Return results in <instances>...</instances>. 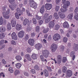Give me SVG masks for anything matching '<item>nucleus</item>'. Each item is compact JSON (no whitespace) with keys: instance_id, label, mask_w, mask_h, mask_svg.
I'll return each instance as SVG.
<instances>
[{"instance_id":"obj_1","label":"nucleus","mask_w":78,"mask_h":78,"mask_svg":"<svg viewBox=\"0 0 78 78\" xmlns=\"http://www.w3.org/2000/svg\"><path fill=\"white\" fill-rule=\"evenodd\" d=\"M42 55L40 56V58L41 59V60L42 61L44 62V56L46 58H48L49 55V51L47 49L44 50L42 51Z\"/></svg>"},{"instance_id":"obj_2","label":"nucleus","mask_w":78,"mask_h":78,"mask_svg":"<svg viewBox=\"0 0 78 78\" xmlns=\"http://www.w3.org/2000/svg\"><path fill=\"white\" fill-rule=\"evenodd\" d=\"M30 6L32 8L36 9L37 8V4L36 3V2L34 1V0H29Z\"/></svg>"},{"instance_id":"obj_3","label":"nucleus","mask_w":78,"mask_h":78,"mask_svg":"<svg viewBox=\"0 0 78 78\" xmlns=\"http://www.w3.org/2000/svg\"><path fill=\"white\" fill-rule=\"evenodd\" d=\"M10 11V10H9V9H8L7 11L6 12H2V14L3 15V16L4 18L5 19H9V15H7L9 14V12Z\"/></svg>"},{"instance_id":"obj_4","label":"nucleus","mask_w":78,"mask_h":78,"mask_svg":"<svg viewBox=\"0 0 78 78\" xmlns=\"http://www.w3.org/2000/svg\"><path fill=\"white\" fill-rule=\"evenodd\" d=\"M25 33L23 30L20 31L18 33V36L20 38H22L24 36Z\"/></svg>"},{"instance_id":"obj_5","label":"nucleus","mask_w":78,"mask_h":78,"mask_svg":"<svg viewBox=\"0 0 78 78\" xmlns=\"http://www.w3.org/2000/svg\"><path fill=\"white\" fill-rule=\"evenodd\" d=\"M51 47V51L52 52H55L56 51V49H57V48H58L57 45L55 44H52Z\"/></svg>"},{"instance_id":"obj_6","label":"nucleus","mask_w":78,"mask_h":78,"mask_svg":"<svg viewBox=\"0 0 78 78\" xmlns=\"http://www.w3.org/2000/svg\"><path fill=\"white\" fill-rule=\"evenodd\" d=\"M55 26V21H51L48 24V26L49 28L51 29L52 28H53Z\"/></svg>"},{"instance_id":"obj_7","label":"nucleus","mask_w":78,"mask_h":78,"mask_svg":"<svg viewBox=\"0 0 78 78\" xmlns=\"http://www.w3.org/2000/svg\"><path fill=\"white\" fill-rule=\"evenodd\" d=\"M53 37L55 41H58L59 39H60L61 36L59 35V34H56Z\"/></svg>"},{"instance_id":"obj_8","label":"nucleus","mask_w":78,"mask_h":78,"mask_svg":"<svg viewBox=\"0 0 78 78\" xmlns=\"http://www.w3.org/2000/svg\"><path fill=\"white\" fill-rule=\"evenodd\" d=\"M45 8L46 9L48 10H50L51 9V8H52V5L51 4H50L48 3H46L45 5Z\"/></svg>"},{"instance_id":"obj_9","label":"nucleus","mask_w":78,"mask_h":78,"mask_svg":"<svg viewBox=\"0 0 78 78\" xmlns=\"http://www.w3.org/2000/svg\"><path fill=\"white\" fill-rule=\"evenodd\" d=\"M62 56L60 55H58L57 56V63L58 64H60V63H61V59Z\"/></svg>"},{"instance_id":"obj_10","label":"nucleus","mask_w":78,"mask_h":78,"mask_svg":"<svg viewBox=\"0 0 78 78\" xmlns=\"http://www.w3.org/2000/svg\"><path fill=\"white\" fill-rule=\"evenodd\" d=\"M28 43L31 46H33L34 44V40L33 39H30L28 41Z\"/></svg>"},{"instance_id":"obj_11","label":"nucleus","mask_w":78,"mask_h":78,"mask_svg":"<svg viewBox=\"0 0 78 78\" xmlns=\"http://www.w3.org/2000/svg\"><path fill=\"white\" fill-rule=\"evenodd\" d=\"M12 38L14 40H17V36L15 32H13L11 34Z\"/></svg>"},{"instance_id":"obj_12","label":"nucleus","mask_w":78,"mask_h":78,"mask_svg":"<svg viewBox=\"0 0 78 78\" xmlns=\"http://www.w3.org/2000/svg\"><path fill=\"white\" fill-rule=\"evenodd\" d=\"M42 47V46L41 44L39 43L36 44L35 45L36 48V49L38 50H39V49H41Z\"/></svg>"},{"instance_id":"obj_13","label":"nucleus","mask_w":78,"mask_h":78,"mask_svg":"<svg viewBox=\"0 0 78 78\" xmlns=\"http://www.w3.org/2000/svg\"><path fill=\"white\" fill-rule=\"evenodd\" d=\"M70 5V2L69 1H67L66 4H64L63 6V8L64 9H67L68 6Z\"/></svg>"},{"instance_id":"obj_14","label":"nucleus","mask_w":78,"mask_h":78,"mask_svg":"<svg viewBox=\"0 0 78 78\" xmlns=\"http://www.w3.org/2000/svg\"><path fill=\"white\" fill-rule=\"evenodd\" d=\"M16 29L19 31L22 29V25L20 24H17L16 26Z\"/></svg>"},{"instance_id":"obj_15","label":"nucleus","mask_w":78,"mask_h":78,"mask_svg":"<svg viewBox=\"0 0 78 78\" xmlns=\"http://www.w3.org/2000/svg\"><path fill=\"white\" fill-rule=\"evenodd\" d=\"M58 15L61 19H63L65 18V15L64 14L62 13L61 12H58Z\"/></svg>"},{"instance_id":"obj_16","label":"nucleus","mask_w":78,"mask_h":78,"mask_svg":"<svg viewBox=\"0 0 78 78\" xmlns=\"http://www.w3.org/2000/svg\"><path fill=\"white\" fill-rule=\"evenodd\" d=\"M67 76L68 77H70L72 75V72L71 70H68L67 73Z\"/></svg>"},{"instance_id":"obj_17","label":"nucleus","mask_w":78,"mask_h":78,"mask_svg":"<svg viewBox=\"0 0 78 78\" xmlns=\"http://www.w3.org/2000/svg\"><path fill=\"white\" fill-rule=\"evenodd\" d=\"M63 27L64 28H68L69 27V25L67 22H65L63 23Z\"/></svg>"},{"instance_id":"obj_18","label":"nucleus","mask_w":78,"mask_h":78,"mask_svg":"<svg viewBox=\"0 0 78 78\" xmlns=\"http://www.w3.org/2000/svg\"><path fill=\"white\" fill-rule=\"evenodd\" d=\"M16 12L18 13V14H22V13H23L22 10L19 8H17V9H16Z\"/></svg>"},{"instance_id":"obj_19","label":"nucleus","mask_w":78,"mask_h":78,"mask_svg":"<svg viewBox=\"0 0 78 78\" xmlns=\"http://www.w3.org/2000/svg\"><path fill=\"white\" fill-rule=\"evenodd\" d=\"M11 24L12 27H14L16 24V22L15 20H12L11 21Z\"/></svg>"},{"instance_id":"obj_20","label":"nucleus","mask_w":78,"mask_h":78,"mask_svg":"<svg viewBox=\"0 0 78 78\" xmlns=\"http://www.w3.org/2000/svg\"><path fill=\"white\" fill-rule=\"evenodd\" d=\"M44 8H45V5H43L41 7L40 10V12L41 13V14H44Z\"/></svg>"},{"instance_id":"obj_21","label":"nucleus","mask_w":78,"mask_h":78,"mask_svg":"<svg viewBox=\"0 0 78 78\" xmlns=\"http://www.w3.org/2000/svg\"><path fill=\"white\" fill-rule=\"evenodd\" d=\"M43 73L45 76L47 77L48 76V70L47 69H44V70Z\"/></svg>"},{"instance_id":"obj_22","label":"nucleus","mask_w":78,"mask_h":78,"mask_svg":"<svg viewBox=\"0 0 78 78\" xmlns=\"http://www.w3.org/2000/svg\"><path fill=\"white\" fill-rule=\"evenodd\" d=\"M31 57L33 59H36L37 58V55L35 54H33Z\"/></svg>"},{"instance_id":"obj_23","label":"nucleus","mask_w":78,"mask_h":78,"mask_svg":"<svg viewBox=\"0 0 78 78\" xmlns=\"http://www.w3.org/2000/svg\"><path fill=\"white\" fill-rule=\"evenodd\" d=\"M25 57L27 59L28 61H31V58H30V55L29 54H26L25 55Z\"/></svg>"},{"instance_id":"obj_24","label":"nucleus","mask_w":78,"mask_h":78,"mask_svg":"<svg viewBox=\"0 0 78 78\" xmlns=\"http://www.w3.org/2000/svg\"><path fill=\"white\" fill-rule=\"evenodd\" d=\"M7 30L8 31H9L11 29V23H8L7 25Z\"/></svg>"},{"instance_id":"obj_25","label":"nucleus","mask_w":78,"mask_h":78,"mask_svg":"<svg viewBox=\"0 0 78 78\" xmlns=\"http://www.w3.org/2000/svg\"><path fill=\"white\" fill-rule=\"evenodd\" d=\"M8 41L6 40H2L0 41V45H2V44H3L4 43H5V44H6V43H8Z\"/></svg>"},{"instance_id":"obj_26","label":"nucleus","mask_w":78,"mask_h":78,"mask_svg":"<svg viewBox=\"0 0 78 78\" xmlns=\"http://www.w3.org/2000/svg\"><path fill=\"white\" fill-rule=\"evenodd\" d=\"M73 48L75 51H77L78 50V44L74 43V44Z\"/></svg>"},{"instance_id":"obj_27","label":"nucleus","mask_w":78,"mask_h":78,"mask_svg":"<svg viewBox=\"0 0 78 78\" xmlns=\"http://www.w3.org/2000/svg\"><path fill=\"white\" fill-rule=\"evenodd\" d=\"M6 30V29L5 27H1L0 29V33H3V32H4Z\"/></svg>"},{"instance_id":"obj_28","label":"nucleus","mask_w":78,"mask_h":78,"mask_svg":"<svg viewBox=\"0 0 78 78\" xmlns=\"http://www.w3.org/2000/svg\"><path fill=\"white\" fill-rule=\"evenodd\" d=\"M21 16V14H20L16 12L15 13V16L17 19H19L20 16Z\"/></svg>"},{"instance_id":"obj_29","label":"nucleus","mask_w":78,"mask_h":78,"mask_svg":"<svg viewBox=\"0 0 78 78\" xmlns=\"http://www.w3.org/2000/svg\"><path fill=\"white\" fill-rule=\"evenodd\" d=\"M17 69H20L22 66V64L20 63H17L15 65Z\"/></svg>"},{"instance_id":"obj_30","label":"nucleus","mask_w":78,"mask_h":78,"mask_svg":"<svg viewBox=\"0 0 78 78\" xmlns=\"http://www.w3.org/2000/svg\"><path fill=\"white\" fill-rule=\"evenodd\" d=\"M54 17H55V19H59V16H58V14L56 12L54 13Z\"/></svg>"},{"instance_id":"obj_31","label":"nucleus","mask_w":78,"mask_h":78,"mask_svg":"<svg viewBox=\"0 0 78 78\" xmlns=\"http://www.w3.org/2000/svg\"><path fill=\"white\" fill-rule=\"evenodd\" d=\"M68 18L69 19L72 20V18L73 17V13H70V14L68 15Z\"/></svg>"},{"instance_id":"obj_32","label":"nucleus","mask_w":78,"mask_h":78,"mask_svg":"<svg viewBox=\"0 0 78 78\" xmlns=\"http://www.w3.org/2000/svg\"><path fill=\"white\" fill-rule=\"evenodd\" d=\"M42 31L43 33L46 34L47 33L48 31V28H47L45 29L43 27V30Z\"/></svg>"},{"instance_id":"obj_33","label":"nucleus","mask_w":78,"mask_h":78,"mask_svg":"<svg viewBox=\"0 0 78 78\" xmlns=\"http://www.w3.org/2000/svg\"><path fill=\"white\" fill-rule=\"evenodd\" d=\"M5 36V34L4 33H2V34H0V39H3L4 37Z\"/></svg>"},{"instance_id":"obj_34","label":"nucleus","mask_w":78,"mask_h":78,"mask_svg":"<svg viewBox=\"0 0 78 78\" xmlns=\"http://www.w3.org/2000/svg\"><path fill=\"white\" fill-rule=\"evenodd\" d=\"M28 20L27 19H25V20H23V24L24 25H26L28 23Z\"/></svg>"},{"instance_id":"obj_35","label":"nucleus","mask_w":78,"mask_h":78,"mask_svg":"<svg viewBox=\"0 0 78 78\" xmlns=\"http://www.w3.org/2000/svg\"><path fill=\"white\" fill-rule=\"evenodd\" d=\"M67 9H65L64 8H61L60 9V11L61 12H62L63 13L67 12Z\"/></svg>"},{"instance_id":"obj_36","label":"nucleus","mask_w":78,"mask_h":78,"mask_svg":"<svg viewBox=\"0 0 78 78\" xmlns=\"http://www.w3.org/2000/svg\"><path fill=\"white\" fill-rule=\"evenodd\" d=\"M35 17L36 19L38 20H41V19H42V17H41L42 16H38V15H35Z\"/></svg>"},{"instance_id":"obj_37","label":"nucleus","mask_w":78,"mask_h":78,"mask_svg":"<svg viewBox=\"0 0 78 78\" xmlns=\"http://www.w3.org/2000/svg\"><path fill=\"white\" fill-rule=\"evenodd\" d=\"M16 58L18 61H20L22 59V57L20 55H17L16 56Z\"/></svg>"},{"instance_id":"obj_38","label":"nucleus","mask_w":78,"mask_h":78,"mask_svg":"<svg viewBox=\"0 0 78 78\" xmlns=\"http://www.w3.org/2000/svg\"><path fill=\"white\" fill-rule=\"evenodd\" d=\"M36 32H37V33H39L40 31V27L39 26H37L36 27Z\"/></svg>"},{"instance_id":"obj_39","label":"nucleus","mask_w":78,"mask_h":78,"mask_svg":"<svg viewBox=\"0 0 78 78\" xmlns=\"http://www.w3.org/2000/svg\"><path fill=\"white\" fill-rule=\"evenodd\" d=\"M26 12L27 13V14L28 16H29V17H31V16H32V15L31 13H30V12L28 10H27L26 11Z\"/></svg>"},{"instance_id":"obj_40","label":"nucleus","mask_w":78,"mask_h":78,"mask_svg":"<svg viewBox=\"0 0 78 78\" xmlns=\"http://www.w3.org/2000/svg\"><path fill=\"white\" fill-rule=\"evenodd\" d=\"M60 26L58 25V24L56 25L55 27V30H58Z\"/></svg>"},{"instance_id":"obj_41","label":"nucleus","mask_w":78,"mask_h":78,"mask_svg":"<svg viewBox=\"0 0 78 78\" xmlns=\"http://www.w3.org/2000/svg\"><path fill=\"white\" fill-rule=\"evenodd\" d=\"M9 71L10 73H13V72H14V70H13L12 68L11 67H9Z\"/></svg>"},{"instance_id":"obj_42","label":"nucleus","mask_w":78,"mask_h":78,"mask_svg":"<svg viewBox=\"0 0 78 78\" xmlns=\"http://www.w3.org/2000/svg\"><path fill=\"white\" fill-rule=\"evenodd\" d=\"M62 70L64 73H66L67 70V68L66 66H64L62 68Z\"/></svg>"},{"instance_id":"obj_43","label":"nucleus","mask_w":78,"mask_h":78,"mask_svg":"<svg viewBox=\"0 0 78 78\" xmlns=\"http://www.w3.org/2000/svg\"><path fill=\"white\" fill-rule=\"evenodd\" d=\"M72 32V31H68V32L66 34V36H67L68 37H70V34Z\"/></svg>"},{"instance_id":"obj_44","label":"nucleus","mask_w":78,"mask_h":78,"mask_svg":"<svg viewBox=\"0 0 78 78\" xmlns=\"http://www.w3.org/2000/svg\"><path fill=\"white\" fill-rule=\"evenodd\" d=\"M43 22H44V20H40L38 21V23L39 25H41L42 23H43Z\"/></svg>"},{"instance_id":"obj_45","label":"nucleus","mask_w":78,"mask_h":78,"mask_svg":"<svg viewBox=\"0 0 78 78\" xmlns=\"http://www.w3.org/2000/svg\"><path fill=\"white\" fill-rule=\"evenodd\" d=\"M20 73V71L19 70H16L14 72V74L15 75H17Z\"/></svg>"},{"instance_id":"obj_46","label":"nucleus","mask_w":78,"mask_h":78,"mask_svg":"<svg viewBox=\"0 0 78 78\" xmlns=\"http://www.w3.org/2000/svg\"><path fill=\"white\" fill-rule=\"evenodd\" d=\"M64 48H65V47L64 46H60V51H64Z\"/></svg>"},{"instance_id":"obj_47","label":"nucleus","mask_w":78,"mask_h":78,"mask_svg":"<svg viewBox=\"0 0 78 78\" xmlns=\"http://www.w3.org/2000/svg\"><path fill=\"white\" fill-rule=\"evenodd\" d=\"M75 14L74 16V18L76 20H78V13Z\"/></svg>"},{"instance_id":"obj_48","label":"nucleus","mask_w":78,"mask_h":78,"mask_svg":"<svg viewBox=\"0 0 78 78\" xmlns=\"http://www.w3.org/2000/svg\"><path fill=\"white\" fill-rule=\"evenodd\" d=\"M30 37V34H26L25 39L27 41L28 39H29V37Z\"/></svg>"},{"instance_id":"obj_49","label":"nucleus","mask_w":78,"mask_h":78,"mask_svg":"<svg viewBox=\"0 0 78 78\" xmlns=\"http://www.w3.org/2000/svg\"><path fill=\"white\" fill-rule=\"evenodd\" d=\"M32 20L33 22V23L34 24H36L37 23V21H36V19L35 18H33L32 19Z\"/></svg>"},{"instance_id":"obj_50","label":"nucleus","mask_w":78,"mask_h":78,"mask_svg":"<svg viewBox=\"0 0 78 78\" xmlns=\"http://www.w3.org/2000/svg\"><path fill=\"white\" fill-rule=\"evenodd\" d=\"M3 20L2 17L0 18V25H2L3 24Z\"/></svg>"},{"instance_id":"obj_51","label":"nucleus","mask_w":78,"mask_h":78,"mask_svg":"<svg viewBox=\"0 0 78 78\" xmlns=\"http://www.w3.org/2000/svg\"><path fill=\"white\" fill-rule=\"evenodd\" d=\"M9 7L10 8L12 11H14V10L15 9V7H13L10 5H9Z\"/></svg>"},{"instance_id":"obj_52","label":"nucleus","mask_w":78,"mask_h":78,"mask_svg":"<svg viewBox=\"0 0 78 78\" xmlns=\"http://www.w3.org/2000/svg\"><path fill=\"white\" fill-rule=\"evenodd\" d=\"M46 69L49 71V72H51L52 70L51 69V67H48V66H46Z\"/></svg>"},{"instance_id":"obj_53","label":"nucleus","mask_w":78,"mask_h":78,"mask_svg":"<svg viewBox=\"0 0 78 78\" xmlns=\"http://www.w3.org/2000/svg\"><path fill=\"white\" fill-rule=\"evenodd\" d=\"M34 69L35 70H38L39 69V67L38 65H36L34 66Z\"/></svg>"},{"instance_id":"obj_54","label":"nucleus","mask_w":78,"mask_h":78,"mask_svg":"<svg viewBox=\"0 0 78 78\" xmlns=\"http://www.w3.org/2000/svg\"><path fill=\"white\" fill-rule=\"evenodd\" d=\"M63 41L65 43L67 42V38H66V37H64L63 39Z\"/></svg>"},{"instance_id":"obj_55","label":"nucleus","mask_w":78,"mask_h":78,"mask_svg":"<svg viewBox=\"0 0 78 78\" xmlns=\"http://www.w3.org/2000/svg\"><path fill=\"white\" fill-rule=\"evenodd\" d=\"M2 10L3 11L2 12H5V13L6 12V8L5 7H2Z\"/></svg>"},{"instance_id":"obj_56","label":"nucleus","mask_w":78,"mask_h":78,"mask_svg":"<svg viewBox=\"0 0 78 78\" xmlns=\"http://www.w3.org/2000/svg\"><path fill=\"white\" fill-rule=\"evenodd\" d=\"M75 14H78V7H76L74 11Z\"/></svg>"},{"instance_id":"obj_57","label":"nucleus","mask_w":78,"mask_h":78,"mask_svg":"<svg viewBox=\"0 0 78 78\" xmlns=\"http://www.w3.org/2000/svg\"><path fill=\"white\" fill-rule=\"evenodd\" d=\"M27 52L28 53H30L31 51V48H27Z\"/></svg>"},{"instance_id":"obj_58","label":"nucleus","mask_w":78,"mask_h":78,"mask_svg":"<svg viewBox=\"0 0 78 78\" xmlns=\"http://www.w3.org/2000/svg\"><path fill=\"white\" fill-rule=\"evenodd\" d=\"M59 6H56L55 8V11H58L59 10Z\"/></svg>"},{"instance_id":"obj_59","label":"nucleus","mask_w":78,"mask_h":78,"mask_svg":"<svg viewBox=\"0 0 78 78\" xmlns=\"http://www.w3.org/2000/svg\"><path fill=\"white\" fill-rule=\"evenodd\" d=\"M67 61V58L66 57H65L63 58V59L62 60V62L64 63L66 62Z\"/></svg>"},{"instance_id":"obj_60","label":"nucleus","mask_w":78,"mask_h":78,"mask_svg":"<svg viewBox=\"0 0 78 78\" xmlns=\"http://www.w3.org/2000/svg\"><path fill=\"white\" fill-rule=\"evenodd\" d=\"M11 44L12 45H16V43L15 41L12 40L11 41Z\"/></svg>"},{"instance_id":"obj_61","label":"nucleus","mask_w":78,"mask_h":78,"mask_svg":"<svg viewBox=\"0 0 78 78\" xmlns=\"http://www.w3.org/2000/svg\"><path fill=\"white\" fill-rule=\"evenodd\" d=\"M48 42H50L51 39V35H49L48 37Z\"/></svg>"},{"instance_id":"obj_62","label":"nucleus","mask_w":78,"mask_h":78,"mask_svg":"<svg viewBox=\"0 0 78 78\" xmlns=\"http://www.w3.org/2000/svg\"><path fill=\"white\" fill-rule=\"evenodd\" d=\"M30 71L31 73H33V74H34V73H36V71L34 69H32L30 70Z\"/></svg>"},{"instance_id":"obj_63","label":"nucleus","mask_w":78,"mask_h":78,"mask_svg":"<svg viewBox=\"0 0 78 78\" xmlns=\"http://www.w3.org/2000/svg\"><path fill=\"white\" fill-rule=\"evenodd\" d=\"M15 0H9V2L10 3H11V4H12L14 2Z\"/></svg>"},{"instance_id":"obj_64","label":"nucleus","mask_w":78,"mask_h":78,"mask_svg":"<svg viewBox=\"0 0 78 78\" xmlns=\"http://www.w3.org/2000/svg\"><path fill=\"white\" fill-rule=\"evenodd\" d=\"M50 21V20L49 19L47 18V19H46L45 20V23H48Z\"/></svg>"}]
</instances>
